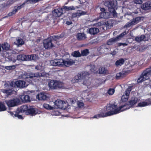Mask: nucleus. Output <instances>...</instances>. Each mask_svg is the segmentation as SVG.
<instances>
[{
    "instance_id": "60",
    "label": "nucleus",
    "mask_w": 151,
    "mask_h": 151,
    "mask_svg": "<svg viewBox=\"0 0 151 151\" xmlns=\"http://www.w3.org/2000/svg\"><path fill=\"white\" fill-rule=\"evenodd\" d=\"M46 75H48V74H46Z\"/></svg>"
},
{
    "instance_id": "27",
    "label": "nucleus",
    "mask_w": 151,
    "mask_h": 151,
    "mask_svg": "<svg viewBox=\"0 0 151 151\" xmlns=\"http://www.w3.org/2000/svg\"><path fill=\"white\" fill-rule=\"evenodd\" d=\"M28 107L26 105H24L21 106L20 109L19 111L21 112H25L26 114V112H27Z\"/></svg>"
},
{
    "instance_id": "11",
    "label": "nucleus",
    "mask_w": 151,
    "mask_h": 151,
    "mask_svg": "<svg viewBox=\"0 0 151 151\" xmlns=\"http://www.w3.org/2000/svg\"><path fill=\"white\" fill-rule=\"evenodd\" d=\"M85 76V73H83L81 74H78L71 81L72 83H75L77 82H81L82 78Z\"/></svg>"
},
{
    "instance_id": "17",
    "label": "nucleus",
    "mask_w": 151,
    "mask_h": 151,
    "mask_svg": "<svg viewBox=\"0 0 151 151\" xmlns=\"http://www.w3.org/2000/svg\"><path fill=\"white\" fill-rule=\"evenodd\" d=\"M141 8L144 10H147L151 9V2H147L141 6Z\"/></svg>"
},
{
    "instance_id": "49",
    "label": "nucleus",
    "mask_w": 151,
    "mask_h": 151,
    "mask_svg": "<svg viewBox=\"0 0 151 151\" xmlns=\"http://www.w3.org/2000/svg\"><path fill=\"white\" fill-rule=\"evenodd\" d=\"M15 68V66L14 65L6 66L5 67V68L8 70H11L13 69H14Z\"/></svg>"
},
{
    "instance_id": "21",
    "label": "nucleus",
    "mask_w": 151,
    "mask_h": 151,
    "mask_svg": "<svg viewBox=\"0 0 151 151\" xmlns=\"http://www.w3.org/2000/svg\"><path fill=\"white\" fill-rule=\"evenodd\" d=\"M86 14V12L83 11H78L76 12L73 13L72 16L74 17H79L81 16L84 15Z\"/></svg>"
},
{
    "instance_id": "29",
    "label": "nucleus",
    "mask_w": 151,
    "mask_h": 151,
    "mask_svg": "<svg viewBox=\"0 0 151 151\" xmlns=\"http://www.w3.org/2000/svg\"><path fill=\"white\" fill-rule=\"evenodd\" d=\"M88 68L90 69L91 72L90 73L87 74V75L91 73L95 72L96 70V67L94 65H91L88 66Z\"/></svg>"
},
{
    "instance_id": "13",
    "label": "nucleus",
    "mask_w": 151,
    "mask_h": 151,
    "mask_svg": "<svg viewBox=\"0 0 151 151\" xmlns=\"http://www.w3.org/2000/svg\"><path fill=\"white\" fill-rule=\"evenodd\" d=\"M54 105L53 107H55V109L58 108L61 109L63 107L64 103L63 102L60 100H58L53 102Z\"/></svg>"
},
{
    "instance_id": "39",
    "label": "nucleus",
    "mask_w": 151,
    "mask_h": 151,
    "mask_svg": "<svg viewBox=\"0 0 151 151\" xmlns=\"http://www.w3.org/2000/svg\"><path fill=\"white\" fill-rule=\"evenodd\" d=\"M27 58L28 60H35L36 58V56L35 55H27Z\"/></svg>"
},
{
    "instance_id": "26",
    "label": "nucleus",
    "mask_w": 151,
    "mask_h": 151,
    "mask_svg": "<svg viewBox=\"0 0 151 151\" xmlns=\"http://www.w3.org/2000/svg\"><path fill=\"white\" fill-rule=\"evenodd\" d=\"M100 16L101 18H108L110 17L109 13L106 12H101Z\"/></svg>"
},
{
    "instance_id": "46",
    "label": "nucleus",
    "mask_w": 151,
    "mask_h": 151,
    "mask_svg": "<svg viewBox=\"0 0 151 151\" xmlns=\"http://www.w3.org/2000/svg\"><path fill=\"white\" fill-rule=\"evenodd\" d=\"M127 34V33L126 32H123L120 34L119 36H117L116 38V40H118V39H120L121 37H122L124 35H125Z\"/></svg>"
},
{
    "instance_id": "19",
    "label": "nucleus",
    "mask_w": 151,
    "mask_h": 151,
    "mask_svg": "<svg viewBox=\"0 0 151 151\" xmlns=\"http://www.w3.org/2000/svg\"><path fill=\"white\" fill-rule=\"evenodd\" d=\"M99 32V29L96 28H91L89 30V33L91 35H95Z\"/></svg>"
},
{
    "instance_id": "25",
    "label": "nucleus",
    "mask_w": 151,
    "mask_h": 151,
    "mask_svg": "<svg viewBox=\"0 0 151 151\" xmlns=\"http://www.w3.org/2000/svg\"><path fill=\"white\" fill-rule=\"evenodd\" d=\"M1 47L3 50H8L10 48V45L7 42L2 44Z\"/></svg>"
},
{
    "instance_id": "2",
    "label": "nucleus",
    "mask_w": 151,
    "mask_h": 151,
    "mask_svg": "<svg viewBox=\"0 0 151 151\" xmlns=\"http://www.w3.org/2000/svg\"><path fill=\"white\" fill-rule=\"evenodd\" d=\"M139 101L136 97H132L129 101L128 104L121 106L119 108H117L116 106L112 104L106 106V109L108 112L106 113H101L97 114L92 117L93 118L99 119L101 117L110 116L120 113L130 108Z\"/></svg>"
},
{
    "instance_id": "52",
    "label": "nucleus",
    "mask_w": 151,
    "mask_h": 151,
    "mask_svg": "<svg viewBox=\"0 0 151 151\" xmlns=\"http://www.w3.org/2000/svg\"><path fill=\"white\" fill-rule=\"evenodd\" d=\"M134 2L136 4H141L142 3V1L141 0H134Z\"/></svg>"
},
{
    "instance_id": "58",
    "label": "nucleus",
    "mask_w": 151,
    "mask_h": 151,
    "mask_svg": "<svg viewBox=\"0 0 151 151\" xmlns=\"http://www.w3.org/2000/svg\"><path fill=\"white\" fill-rule=\"evenodd\" d=\"M1 51V44H0V52Z\"/></svg>"
},
{
    "instance_id": "56",
    "label": "nucleus",
    "mask_w": 151,
    "mask_h": 151,
    "mask_svg": "<svg viewBox=\"0 0 151 151\" xmlns=\"http://www.w3.org/2000/svg\"><path fill=\"white\" fill-rule=\"evenodd\" d=\"M102 25V23H101V22H99L97 24H96V25L97 26H101Z\"/></svg>"
},
{
    "instance_id": "16",
    "label": "nucleus",
    "mask_w": 151,
    "mask_h": 151,
    "mask_svg": "<svg viewBox=\"0 0 151 151\" xmlns=\"http://www.w3.org/2000/svg\"><path fill=\"white\" fill-rule=\"evenodd\" d=\"M37 109L33 108L32 107L29 106L28 107L27 112H26V114H30L32 115H35L38 113Z\"/></svg>"
},
{
    "instance_id": "14",
    "label": "nucleus",
    "mask_w": 151,
    "mask_h": 151,
    "mask_svg": "<svg viewBox=\"0 0 151 151\" xmlns=\"http://www.w3.org/2000/svg\"><path fill=\"white\" fill-rule=\"evenodd\" d=\"M64 66L68 67L72 65L75 63V61L71 59L64 60Z\"/></svg>"
},
{
    "instance_id": "54",
    "label": "nucleus",
    "mask_w": 151,
    "mask_h": 151,
    "mask_svg": "<svg viewBox=\"0 0 151 151\" xmlns=\"http://www.w3.org/2000/svg\"><path fill=\"white\" fill-rule=\"evenodd\" d=\"M127 44L126 43H120L119 44V46L123 45L124 46H126L127 45Z\"/></svg>"
},
{
    "instance_id": "34",
    "label": "nucleus",
    "mask_w": 151,
    "mask_h": 151,
    "mask_svg": "<svg viewBox=\"0 0 151 151\" xmlns=\"http://www.w3.org/2000/svg\"><path fill=\"white\" fill-rule=\"evenodd\" d=\"M18 112H10V114L11 116L13 117H17L18 118L20 119L22 118V117L21 115L18 114L17 113Z\"/></svg>"
},
{
    "instance_id": "9",
    "label": "nucleus",
    "mask_w": 151,
    "mask_h": 151,
    "mask_svg": "<svg viewBox=\"0 0 151 151\" xmlns=\"http://www.w3.org/2000/svg\"><path fill=\"white\" fill-rule=\"evenodd\" d=\"M27 55H18L17 58H16V57H14L12 55V57L11 59V60L13 62H15L16 60H19L28 61V59H27Z\"/></svg>"
},
{
    "instance_id": "59",
    "label": "nucleus",
    "mask_w": 151,
    "mask_h": 151,
    "mask_svg": "<svg viewBox=\"0 0 151 151\" xmlns=\"http://www.w3.org/2000/svg\"><path fill=\"white\" fill-rule=\"evenodd\" d=\"M115 54V52L114 53H111V54L112 55H114Z\"/></svg>"
},
{
    "instance_id": "61",
    "label": "nucleus",
    "mask_w": 151,
    "mask_h": 151,
    "mask_svg": "<svg viewBox=\"0 0 151 151\" xmlns=\"http://www.w3.org/2000/svg\"><path fill=\"white\" fill-rule=\"evenodd\" d=\"M37 68V67H36V68Z\"/></svg>"
},
{
    "instance_id": "35",
    "label": "nucleus",
    "mask_w": 151,
    "mask_h": 151,
    "mask_svg": "<svg viewBox=\"0 0 151 151\" xmlns=\"http://www.w3.org/2000/svg\"><path fill=\"white\" fill-rule=\"evenodd\" d=\"M40 0H27L25 1L24 4H34L38 2Z\"/></svg>"
},
{
    "instance_id": "44",
    "label": "nucleus",
    "mask_w": 151,
    "mask_h": 151,
    "mask_svg": "<svg viewBox=\"0 0 151 151\" xmlns=\"http://www.w3.org/2000/svg\"><path fill=\"white\" fill-rule=\"evenodd\" d=\"M143 76H142V74L140 77L138 79L137 82L138 83H141L142 82L146 80L144 78Z\"/></svg>"
},
{
    "instance_id": "6",
    "label": "nucleus",
    "mask_w": 151,
    "mask_h": 151,
    "mask_svg": "<svg viewBox=\"0 0 151 151\" xmlns=\"http://www.w3.org/2000/svg\"><path fill=\"white\" fill-rule=\"evenodd\" d=\"M64 60L62 59H55L50 61L51 64L54 66H64Z\"/></svg>"
},
{
    "instance_id": "38",
    "label": "nucleus",
    "mask_w": 151,
    "mask_h": 151,
    "mask_svg": "<svg viewBox=\"0 0 151 151\" xmlns=\"http://www.w3.org/2000/svg\"><path fill=\"white\" fill-rule=\"evenodd\" d=\"M116 38H114L110 39L107 42V43L109 45L112 44L114 42L117 41Z\"/></svg>"
},
{
    "instance_id": "22",
    "label": "nucleus",
    "mask_w": 151,
    "mask_h": 151,
    "mask_svg": "<svg viewBox=\"0 0 151 151\" xmlns=\"http://www.w3.org/2000/svg\"><path fill=\"white\" fill-rule=\"evenodd\" d=\"M76 37L79 40H84L86 38V35L83 33H78L76 35Z\"/></svg>"
},
{
    "instance_id": "48",
    "label": "nucleus",
    "mask_w": 151,
    "mask_h": 151,
    "mask_svg": "<svg viewBox=\"0 0 151 151\" xmlns=\"http://www.w3.org/2000/svg\"><path fill=\"white\" fill-rule=\"evenodd\" d=\"M77 105L78 107L80 108H83L84 105L83 102H79V101L77 102Z\"/></svg>"
},
{
    "instance_id": "45",
    "label": "nucleus",
    "mask_w": 151,
    "mask_h": 151,
    "mask_svg": "<svg viewBox=\"0 0 151 151\" xmlns=\"http://www.w3.org/2000/svg\"><path fill=\"white\" fill-rule=\"evenodd\" d=\"M88 53V50L87 49L84 50L81 52V55L83 56H86Z\"/></svg>"
},
{
    "instance_id": "28",
    "label": "nucleus",
    "mask_w": 151,
    "mask_h": 151,
    "mask_svg": "<svg viewBox=\"0 0 151 151\" xmlns=\"http://www.w3.org/2000/svg\"><path fill=\"white\" fill-rule=\"evenodd\" d=\"M124 62V60L122 58L120 59L117 60L115 63V65L116 66H119L122 65Z\"/></svg>"
},
{
    "instance_id": "5",
    "label": "nucleus",
    "mask_w": 151,
    "mask_h": 151,
    "mask_svg": "<svg viewBox=\"0 0 151 151\" xmlns=\"http://www.w3.org/2000/svg\"><path fill=\"white\" fill-rule=\"evenodd\" d=\"M143 18L142 17H137L134 18L132 19L130 22L127 23L124 26L126 27H129L132 25H135L141 21L143 19Z\"/></svg>"
},
{
    "instance_id": "47",
    "label": "nucleus",
    "mask_w": 151,
    "mask_h": 151,
    "mask_svg": "<svg viewBox=\"0 0 151 151\" xmlns=\"http://www.w3.org/2000/svg\"><path fill=\"white\" fill-rule=\"evenodd\" d=\"M127 34V33L126 32H123L120 34L119 36H117L116 38V40H118V39H120L121 37H122L124 35H125Z\"/></svg>"
},
{
    "instance_id": "20",
    "label": "nucleus",
    "mask_w": 151,
    "mask_h": 151,
    "mask_svg": "<svg viewBox=\"0 0 151 151\" xmlns=\"http://www.w3.org/2000/svg\"><path fill=\"white\" fill-rule=\"evenodd\" d=\"M47 96L45 94L43 93H41L36 96V98L39 100H45Z\"/></svg>"
},
{
    "instance_id": "18",
    "label": "nucleus",
    "mask_w": 151,
    "mask_h": 151,
    "mask_svg": "<svg viewBox=\"0 0 151 151\" xmlns=\"http://www.w3.org/2000/svg\"><path fill=\"white\" fill-rule=\"evenodd\" d=\"M20 98L24 102H29L30 101V97L28 95H21L20 96Z\"/></svg>"
},
{
    "instance_id": "37",
    "label": "nucleus",
    "mask_w": 151,
    "mask_h": 151,
    "mask_svg": "<svg viewBox=\"0 0 151 151\" xmlns=\"http://www.w3.org/2000/svg\"><path fill=\"white\" fill-rule=\"evenodd\" d=\"M145 38V36L144 35H142L140 36H139L136 37L135 38V40L136 41L139 42L143 40Z\"/></svg>"
},
{
    "instance_id": "23",
    "label": "nucleus",
    "mask_w": 151,
    "mask_h": 151,
    "mask_svg": "<svg viewBox=\"0 0 151 151\" xmlns=\"http://www.w3.org/2000/svg\"><path fill=\"white\" fill-rule=\"evenodd\" d=\"M14 44L19 46V45H22L24 44V42L23 40L20 38H18L14 42Z\"/></svg>"
},
{
    "instance_id": "12",
    "label": "nucleus",
    "mask_w": 151,
    "mask_h": 151,
    "mask_svg": "<svg viewBox=\"0 0 151 151\" xmlns=\"http://www.w3.org/2000/svg\"><path fill=\"white\" fill-rule=\"evenodd\" d=\"M142 74L146 80L149 79L151 76V69L149 68L146 69Z\"/></svg>"
},
{
    "instance_id": "24",
    "label": "nucleus",
    "mask_w": 151,
    "mask_h": 151,
    "mask_svg": "<svg viewBox=\"0 0 151 151\" xmlns=\"http://www.w3.org/2000/svg\"><path fill=\"white\" fill-rule=\"evenodd\" d=\"M80 96L83 99H86L89 93L87 90L82 91L80 92Z\"/></svg>"
},
{
    "instance_id": "50",
    "label": "nucleus",
    "mask_w": 151,
    "mask_h": 151,
    "mask_svg": "<svg viewBox=\"0 0 151 151\" xmlns=\"http://www.w3.org/2000/svg\"><path fill=\"white\" fill-rule=\"evenodd\" d=\"M60 114V113L58 111L56 110L53 111L52 113V115L58 116Z\"/></svg>"
},
{
    "instance_id": "15",
    "label": "nucleus",
    "mask_w": 151,
    "mask_h": 151,
    "mask_svg": "<svg viewBox=\"0 0 151 151\" xmlns=\"http://www.w3.org/2000/svg\"><path fill=\"white\" fill-rule=\"evenodd\" d=\"M62 9L61 8L55 9L53 12V16L55 17H60L62 14Z\"/></svg>"
},
{
    "instance_id": "53",
    "label": "nucleus",
    "mask_w": 151,
    "mask_h": 151,
    "mask_svg": "<svg viewBox=\"0 0 151 151\" xmlns=\"http://www.w3.org/2000/svg\"><path fill=\"white\" fill-rule=\"evenodd\" d=\"M104 48H105V47H104V46H102V47H101L100 48H99V50L100 51V52L101 53H104V52L103 51V50L104 49ZM105 49H106L107 48H105Z\"/></svg>"
},
{
    "instance_id": "4",
    "label": "nucleus",
    "mask_w": 151,
    "mask_h": 151,
    "mask_svg": "<svg viewBox=\"0 0 151 151\" xmlns=\"http://www.w3.org/2000/svg\"><path fill=\"white\" fill-rule=\"evenodd\" d=\"M56 42V40L53 37H50L44 40V46L45 49H50L53 47Z\"/></svg>"
},
{
    "instance_id": "42",
    "label": "nucleus",
    "mask_w": 151,
    "mask_h": 151,
    "mask_svg": "<svg viewBox=\"0 0 151 151\" xmlns=\"http://www.w3.org/2000/svg\"><path fill=\"white\" fill-rule=\"evenodd\" d=\"M115 92V90L114 88H110L107 91V93L109 95H112Z\"/></svg>"
},
{
    "instance_id": "36",
    "label": "nucleus",
    "mask_w": 151,
    "mask_h": 151,
    "mask_svg": "<svg viewBox=\"0 0 151 151\" xmlns=\"http://www.w3.org/2000/svg\"><path fill=\"white\" fill-rule=\"evenodd\" d=\"M108 71L104 67H101L99 69V73L101 74H104L107 73Z\"/></svg>"
},
{
    "instance_id": "8",
    "label": "nucleus",
    "mask_w": 151,
    "mask_h": 151,
    "mask_svg": "<svg viewBox=\"0 0 151 151\" xmlns=\"http://www.w3.org/2000/svg\"><path fill=\"white\" fill-rule=\"evenodd\" d=\"M6 103L9 107H12L19 104L20 101L19 99L16 98L6 101Z\"/></svg>"
},
{
    "instance_id": "40",
    "label": "nucleus",
    "mask_w": 151,
    "mask_h": 151,
    "mask_svg": "<svg viewBox=\"0 0 151 151\" xmlns=\"http://www.w3.org/2000/svg\"><path fill=\"white\" fill-rule=\"evenodd\" d=\"M63 9L67 11H69L70 10H73L75 9V8L73 6H64L63 7Z\"/></svg>"
},
{
    "instance_id": "3",
    "label": "nucleus",
    "mask_w": 151,
    "mask_h": 151,
    "mask_svg": "<svg viewBox=\"0 0 151 151\" xmlns=\"http://www.w3.org/2000/svg\"><path fill=\"white\" fill-rule=\"evenodd\" d=\"M48 86L52 90L63 88L65 87L64 84L62 82L57 80H52L48 83Z\"/></svg>"
},
{
    "instance_id": "1",
    "label": "nucleus",
    "mask_w": 151,
    "mask_h": 151,
    "mask_svg": "<svg viewBox=\"0 0 151 151\" xmlns=\"http://www.w3.org/2000/svg\"><path fill=\"white\" fill-rule=\"evenodd\" d=\"M45 76L44 73H30L27 75L26 78V79L25 81L19 80L16 82H8L4 84V89H1V91L4 93H6L7 95H10L13 91V87L24 88L27 86L31 83L30 81H28L27 80L29 78H38L39 77Z\"/></svg>"
},
{
    "instance_id": "7",
    "label": "nucleus",
    "mask_w": 151,
    "mask_h": 151,
    "mask_svg": "<svg viewBox=\"0 0 151 151\" xmlns=\"http://www.w3.org/2000/svg\"><path fill=\"white\" fill-rule=\"evenodd\" d=\"M131 90L132 87H131L126 89L124 93L122 96L121 100L123 102H126L128 100Z\"/></svg>"
},
{
    "instance_id": "10",
    "label": "nucleus",
    "mask_w": 151,
    "mask_h": 151,
    "mask_svg": "<svg viewBox=\"0 0 151 151\" xmlns=\"http://www.w3.org/2000/svg\"><path fill=\"white\" fill-rule=\"evenodd\" d=\"M84 73L85 76L83 77V78H82L81 82L83 85L86 86L88 88L91 84L90 79L88 78L87 74L86 75V73L85 72Z\"/></svg>"
},
{
    "instance_id": "55",
    "label": "nucleus",
    "mask_w": 151,
    "mask_h": 151,
    "mask_svg": "<svg viewBox=\"0 0 151 151\" xmlns=\"http://www.w3.org/2000/svg\"><path fill=\"white\" fill-rule=\"evenodd\" d=\"M100 10L101 11V12H105V9L104 8H101Z\"/></svg>"
},
{
    "instance_id": "32",
    "label": "nucleus",
    "mask_w": 151,
    "mask_h": 151,
    "mask_svg": "<svg viewBox=\"0 0 151 151\" xmlns=\"http://www.w3.org/2000/svg\"><path fill=\"white\" fill-rule=\"evenodd\" d=\"M43 106L44 108L47 110H52L55 109V107L51 106L47 104H44L43 105Z\"/></svg>"
},
{
    "instance_id": "57",
    "label": "nucleus",
    "mask_w": 151,
    "mask_h": 151,
    "mask_svg": "<svg viewBox=\"0 0 151 151\" xmlns=\"http://www.w3.org/2000/svg\"><path fill=\"white\" fill-rule=\"evenodd\" d=\"M66 23L68 25H70L72 24V22L70 21H68L66 22Z\"/></svg>"
},
{
    "instance_id": "41",
    "label": "nucleus",
    "mask_w": 151,
    "mask_h": 151,
    "mask_svg": "<svg viewBox=\"0 0 151 151\" xmlns=\"http://www.w3.org/2000/svg\"><path fill=\"white\" fill-rule=\"evenodd\" d=\"M6 109L4 105L2 103H0V111H4Z\"/></svg>"
},
{
    "instance_id": "51",
    "label": "nucleus",
    "mask_w": 151,
    "mask_h": 151,
    "mask_svg": "<svg viewBox=\"0 0 151 151\" xmlns=\"http://www.w3.org/2000/svg\"><path fill=\"white\" fill-rule=\"evenodd\" d=\"M123 76V74L122 73H121L120 72L116 74V78L117 79H119L121 77H122Z\"/></svg>"
},
{
    "instance_id": "31",
    "label": "nucleus",
    "mask_w": 151,
    "mask_h": 151,
    "mask_svg": "<svg viewBox=\"0 0 151 151\" xmlns=\"http://www.w3.org/2000/svg\"><path fill=\"white\" fill-rule=\"evenodd\" d=\"M108 6L109 11L113 14L114 17H116V13L113 7L112 6L110 7H109V6Z\"/></svg>"
},
{
    "instance_id": "33",
    "label": "nucleus",
    "mask_w": 151,
    "mask_h": 151,
    "mask_svg": "<svg viewBox=\"0 0 151 151\" xmlns=\"http://www.w3.org/2000/svg\"><path fill=\"white\" fill-rule=\"evenodd\" d=\"M151 104V102H147L146 101L141 102L138 104V106L139 107H144L148 105Z\"/></svg>"
},
{
    "instance_id": "43",
    "label": "nucleus",
    "mask_w": 151,
    "mask_h": 151,
    "mask_svg": "<svg viewBox=\"0 0 151 151\" xmlns=\"http://www.w3.org/2000/svg\"><path fill=\"white\" fill-rule=\"evenodd\" d=\"M72 55L75 57H79L81 56V54L80 53L77 51H75L72 54Z\"/></svg>"
},
{
    "instance_id": "30",
    "label": "nucleus",
    "mask_w": 151,
    "mask_h": 151,
    "mask_svg": "<svg viewBox=\"0 0 151 151\" xmlns=\"http://www.w3.org/2000/svg\"><path fill=\"white\" fill-rule=\"evenodd\" d=\"M22 6H20L17 7H15L12 12L9 13V16H12L13 14H15L17 11L18 10H19L22 8Z\"/></svg>"
}]
</instances>
